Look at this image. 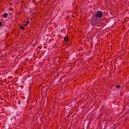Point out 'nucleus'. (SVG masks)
Returning a JSON list of instances; mask_svg holds the SVG:
<instances>
[{"mask_svg": "<svg viewBox=\"0 0 129 129\" xmlns=\"http://www.w3.org/2000/svg\"><path fill=\"white\" fill-rule=\"evenodd\" d=\"M93 15L97 18H100L103 17V12L100 10H98L95 12V13Z\"/></svg>", "mask_w": 129, "mask_h": 129, "instance_id": "f257e3e1", "label": "nucleus"}, {"mask_svg": "<svg viewBox=\"0 0 129 129\" xmlns=\"http://www.w3.org/2000/svg\"><path fill=\"white\" fill-rule=\"evenodd\" d=\"M64 40L65 41L67 42L69 40V39L68 37L66 36L64 38Z\"/></svg>", "mask_w": 129, "mask_h": 129, "instance_id": "f03ea898", "label": "nucleus"}, {"mask_svg": "<svg viewBox=\"0 0 129 129\" xmlns=\"http://www.w3.org/2000/svg\"><path fill=\"white\" fill-rule=\"evenodd\" d=\"M3 16L4 17V18H7L8 16V14L7 13H4L3 15Z\"/></svg>", "mask_w": 129, "mask_h": 129, "instance_id": "7ed1b4c3", "label": "nucleus"}, {"mask_svg": "<svg viewBox=\"0 0 129 129\" xmlns=\"http://www.w3.org/2000/svg\"><path fill=\"white\" fill-rule=\"evenodd\" d=\"M20 28L23 30H24L25 29V28L22 26H20Z\"/></svg>", "mask_w": 129, "mask_h": 129, "instance_id": "20e7f679", "label": "nucleus"}, {"mask_svg": "<svg viewBox=\"0 0 129 129\" xmlns=\"http://www.w3.org/2000/svg\"><path fill=\"white\" fill-rule=\"evenodd\" d=\"M116 87L117 88H119L120 87V85H117Z\"/></svg>", "mask_w": 129, "mask_h": 129, "instance_id": "39448f33", "label": "nucleus"}, {"mask_svg": "<svg viewBox=\"0 0 129 129\" xmlns=\"http://www.w3.org/2000/svg\"><path fill=\"white\" fill-rule=\"evenodd\" d=\"M29 21L28 20L27 21V22H26V23L27 24H29Z\"/></svg>", "mask_w": 129, "mask_h": 129, "instance_id": "423d86ee", "label": "nucleus"}, {"mask_svg": "<svg viewBox=\"0 0 129 129\" xmlns=\"http://www.w3.org/2000/svg\"><path fill=\"white\" fill-rule=\"evenodd\" d=\"M2 23L1 22H0V27L2 25Z\"/></svg>", "mask_w": 129, "mask_h": 129, "instance_id": "0eeeda50", "label": "nucleus"}]
</instances>
